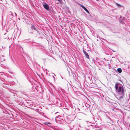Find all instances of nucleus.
<instances>
[{
	"label": "nucleus",
	"mask_w": 130,
	"mask_h": 130,
	"mask_svg": "<svg viewBox=\"0 0 130 130\" xmlns=\"http://www.w3.org/2000/svg\"><path fill=\"white\" fill-rule=\"evenodd\" d=\"M118 84L117 83H116L115 84V88L116 90L118 89Z\"/></svg>",
	"instance_id": "nucleus-5"
},
{
	"label": "nucleus",
	"mask_w": 130,
	"mask_h": 130,
	"mask_svg": "<svg viewBox=\"0 0 130 130\" xmlns=\"http://www.w3.org/2000/svg\"><path fill=\"white\" fill-rule=\"evenodd\" d=\"M31 28L32 29H34V30H36L35 27L33 25L32 26Z\"/></svg>",
	"instance_id": "nucleus-7"
},
{
	"label": "nucleus",
	"mask_w": 130,
	"mask_h": 130,
	"mask_svg": "<svg viewBox=\"0 0 130 130\" xmlns=\"http://www.w3.org/2000/svg\"><path fill=\"white\" fill-rule=\"evenodd\" d=\"M43 6L44 8L46 10H48L49 9V6L47 4H46L43 5Z\"/></svg>",
	"instance_id": "nucleus-4"
},
{
	"label": "nucleus",
	"mask_w": 130,
	"mask_h": 130,
	"mask_svg": "<svg viewBox=\"0 0 130 130\" xmlns=\"http://www.w3.org/2000/svg\"><path fill=\"white\" fill-rule=\"evenodd\" d=\"M44 124L45 125H47L48 124H50L51 123L50 122H45L44 123Z\"/></svg>",
	"instance_id": "nucleus-9"
},
{
	"label": "nucleus",
	"mask_w": 130,
	"mask_h": 130,
	"mask_svg": "<svg viewBox=\"0 0 130 130\" xmlns=\"http://www.w3.org/2000/svg\"><path fill=\"white\" fill-rule=\"evenodd\" d=\"M123 98V97H120V98Z\"/></svg>",
	"instance_id": "nucleus-10"
},
{
	"label": "nucleus",
	"mask_w": 130,
	"mask_h": 130,
	"mask_svg": "<svg viewBox=\"0 0 130 130\" xmlns=\"http://www.w3.org/2000/svg\"><path fill=\"white\" fill-rule=\"evenodd\" d=\"M83 52L86 57L87 58L89 59V56L88 54L84 49H83Z\"/></svg>",
	"instance_id": "nucleus-2"
},
{
	"label": "nucleus",
	"mask_w": 130,
	"mask_h": 130,
	"mask_svg": "<svg viewBox=\"0 0 130 130\" xmlns=\"http://www.w3.org/2000/svg\"><path fill=\"white\" fill-rule=\"evenodd\" d=\"M80 6L88 14H90L88 10L83 5H81Z\"/></svg>",
	"instance_id": "nucleus-3"
},
{
	"label": "nucleus",
	"mask_w": 130,
	"mask_h": 130,
	"mask_svg": "<svg viewBox=\"0 0 130 130\" xmlns=\"http://www.w3.org/2000/svg\"><path fill=\"white\" fill-rule=\"evenodd\" d=\"M117 71L119 73H121L122 72V70L121 68H118L117 69Z\"/></svg>",
	"instance_id": "nucleus-6"
},
{
	"label": "nucleus",
	"mask_w": 130,
	"mask_h": 130,
	"mask_svg": "<svg viewBox=\"0 0 130 130\" xmlns=\"http://www.w3.org/2000/svg\"><path fill=\"white\" fill-rule=\"evenodd\" d=\"M116 4L117 6L119 7H121L122 6L121 5L117 3H116Z\"/></svg>",
	"instance_id": "nucleus-8"
},
{
	"label": "nucleus",
	"mask_w": 130,
	"mask_h": 130,
	"mask_svg": "<svg viewBox=\"0 0 130 130\" xmlns=\"http://www.w3.org/2000/svg\"><path fill=\"white\" fill-rule=\"evenodd\" d=\"M117 91L118 92H120L121 91L122 94H124V90L123 87L122 88L121 86L119 87L118 89L117 90Z\"/></svg>",
	"instance_id": "nucleus-1"
}]
</instances>
